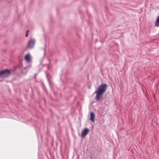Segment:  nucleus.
I'll return each mask as SVG.
<instances>
[{"instance_id":"nucleus-1","label":"nucleus","mask_w":159,"mask_h":159,"mask_svg":"<svg viewBox=\"0 0 159 159\" xmlns=\"http://www.w3.org/2000/svg\"><path fill=\"white\" fill-rule=\"evenodd\" d=\"M107 87V84L105 83H102L99 86L98 90L96 91L94 93H96L95 99L97 101L99 100L106 90Z\"/></svg>"},{"instance_id":"nucleus-2","label":"nucleus","mask_w":159,"mask_h":159,"mask_svg":"<svg viewBox=\"0 0 159 159\" xmlns=\"http://www.w3.org/2000/svg\"><path fill=\"white\" fill-rule=\"evenodd\" d=\"M11 72L8 70L6 69L0 71V78H6L9 76Z\"/></svg>"},{"instance_id":"nucleus-3","label":"nucleus","mask_w":159,"mask_h":159,"mask_svg":"<svg viewBox=\"0 0 159 159\" xmlns=\"http://www.w3.org/2000/svg\"><path fill=\"white\" fill-rule=\"evenodd\" d=\"M35 39H30L28 43V47L29 49H32L34 48L35 44Z\"/></svg>"},{"instance_id":"nucleus-4","label":"nucleus","mask_w":159,"mask_h":159,"mask_svg":"<svg viewBox=\"0 0 159 159\" xmlns=\"http://www.w3.org/2000/svg\"><path fill=\"white\" fill-rule=\"evenodd\" d=\"M89 131V129L87 128H84L83 131H82L81 134V136L82 138H83L88 133Z\"/></svg>"},{"instance_id":"nucleus-5","label":"nucleus","mask_w":159,"mask_h":159,"mask_svg":"<svg viewBox=\"0 0 159 159\" xmlns=\"http://www.w3.org/2000/svg\"><path fill=\"white\" fill-rule=\"evenodd\" d=\"M95 115L93 112H91L90 116V120L93 122H94Z\"/></svg>"},{"instance_id":"nucleus-6","label":"nucleus","mask_w":159,"mask_h":159,"mask_svg":"<svg viewBox=\"0 0 159 159\" xmlns=\"http://www.w3.org/2000/svg\"><path fill=\"white\" fill-rule=\"evenodd\" d=\"M25 58L27 61H30V56L28 54L25 56Z\"/></svg>"},{"instance_id":"nucleus-7","label":"nucleus","mask_w":159,"mask_h":159,"mask_svg":"<svg viewBox=\"0 0 159 159\" xmlns=\"http://www.w3.org/2000/svg\"><path fill=\"white\" fill-rule=\"evenodd\" d=\"M155 25L157 27L159 26V16L157 17V20L155 22Z\"/></svg>"},{"instance_id":"nucleus-8","label":"nucleus","mask_w":159,"mask_h":159,"mask_svg":"<svg viewBox=\"0 0 159 159\" xmlns=\"http://www.w3.org/2000/svg\"><path fill=\"white\" fill-rule=\"evenodd\" d=\"M43 52H44L43 55H44V56H45V52H46L45 49L44 48H43Z\"/></svg>"},{"instance_id":"nucleus-9","label":"nucleus","mask_w":159,"mask_h":159,"mask_svg":"<svg viewBox=\"0 0 159 159\" xmlns=\"http://www.w3.org/2000/svg\"><path fill=\"white\" fill-rule=\"evenodd\" d=\"M28 33H26L25 34V36L26 37H27L28 36Z\"/></svg>"},{"instance_id":"nucleus-10","label":"nucleus","mask_w":159,"mask_h":159,"mask_svg":"<svg viewBox=\"0 0 159 159\" xmlns=\"http://www.w3.org/2000/svg\"><path fill=\"white\" fill-rule=\"evenodd\" d=\"M29 30H27L26 32V33H28Z\"/></svg>"},{"instance_id":"nucleus-11","label":"nucleus","mask_w":159,"mask_h":159,"mask_svg":"<svg viewBox=\"0 0 159 159\" xmlns=\"http://www.w3.org/2000/svg\"><path fill=\"white\" fill-rule=\"evenodd\" d=\"M29 30H27L26 32V33H28Z\"/></svg>"},{"instance_id":"nucleus-12","label":"nucleus","mask_w":159,"mask_h":159,"mask_svg":"<svg viewBox=\"0 0 159 159\" xmlns=\"http://www.w3.org/2000/svg\"><path fill=\"white\" fill-rule=\"evenodd\" d=\"M26 68H27V67L24 68V70H25Z\"/></svg>"}]
</instances>
